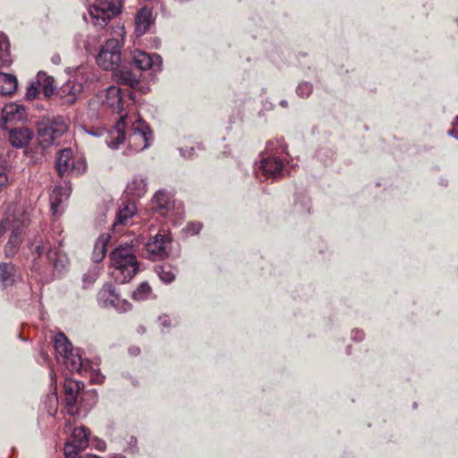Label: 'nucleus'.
<instances>
[{"instance_id": "nucleus-46", "label": "nucleus", "mask_w": 458, "mask_h": 458, "mask_svg": "<svg viewBox=\"0 0 458 458\" xmlns=\"http://www.w3.org/2000/svg\"><path fill=\"white\" fill-rule=\"evenodd\" d=\"M280 105H281L282 106H284V107H286V106H287V101H286V100H282V101L280 102Z\"/></svg>"}, {"instance_id": "nucleus-49", "label": "nucleus", "mask_w": 458, "mask_h": 458, "mask_svg": "<svg viewBox=\"0 0 458 458\" xmlns=\"http://www.w3.org/2000/svg\"><path fill=\"white\" fill-rule=\"evenodd\" d=\"M113 458H124V456L119 454V455L114 456Z\"/></svg>"}, {"instance_id": "nucleus-17", "label": "nucleus", "mask_w": 458, "mask_h": 458, "mask_svg": "<svg viewBox=\"0 0 458 458\" xmlns=\"http://www.w3.org/2000/svg\"><path fill=\"white\" fill-rule=\"evenodd\" d=\"M32 138L33 131L28 127H18L9 131V141L13 147L17 148L28 146Z\"/></svg>"}, {"instance_id": "nucleus-5", "label": "nucleus", "mask_w": 458, "mask_h": 458, "mask_svg": "<svg viewBox=\"0 0 458 458\" xmlns=\"http://www.w3.org/2000/svg\"><path fill=\"white\" fill-rule=\"evenodd\" d=\"M37 127L40 145L43 148H47L55 144L56 140L67 131L69 121L61 115L44 117L38 121Z\"/></svg>"}, {"instance_id": "nucleus-16", "label": "nucleus", "mask_w": 458, "mask_h": 458, "mask_svg": "<svg viewBox=\"0 0 458 458\" xmlns=\"http://www.w3.org/2000/svg\"><path fill=\"white\" fill-rule=\"evenodd\" d=\"M82 89L83 86L81 82L69 80L58 89L57 95L63 100V104L72 105Z\"/></svg>"}, {"instance_id": "nucleus-27", "label": "nucleus", "mask_w": 458, "mask_h": 458, "mask_svg": "<svg viewBox=\"0 0 458 458\" xmlns=\"http://www.w3.org/2000/svg\"><path fill=\"white\" fill-rule=\"evenodd\" d=\"M113 72H114L115 79L119 83L128 85L131 88H135L139 84L138 76L129 70L123 68L118 70L117 68Z\"/></svg>"}, {"instance_id": "nucleus-35", "label": "nucleus", "mask_w": 458, "mask_h": 458, "mask_svg": "<svg viewBox=\"0 0 458 458\" xmlns=\"http://www.w3.org/2000/svg\"><path fill=\"white\" fill-rule=\"evenodd\" d=\"M40 85L38 81H32L27 88L26 98L29 100H33L39 93Z\"/></svg>"}, {"instance_id": "nucleus-32", "label": "nucleus", "mask_w": 458, "mask_h": 458, "mask_svg": "<svg viewBox=\"0 0 458 458\" xmlns=\"http://www.w3.org/2000/svg\"><path fill=\"white\" fill-rule=\"evenodd\" d=\"M151 294V287L146 282L141 283L139 287L132 293V299L135 301L147 300Z\"/></svg>"}, {"instance_id": "nucleus-12", "label": "nucleus", "mask_w": 458, "mask_h": 458, "mask_svg": "<svg viewBox=\"0 0 458 458\" xmlns=\"http://www.w3.org/2000/svg\"><path fill=\"white\" fill-rule=\"evenodd\" d=\"M150 133L148 126L141 119H138L131 125V132L128 137L129 144H135L136 151L143 150L149 146Z\"/></svg>"}, {"instance_id": "nucleus-29", "label": "nucleus", "mask_w": 458, "mask_h": 458, "mask_svg": "<svg viewBox=\"0 0 458 458\" xmlns=\"http://www.w3.org/2000/svg\"><path fill=\"white\" fill-rule=\"evenodd\" d=\"M37 78L45 96L47 98L51 97L55 93L54 78L47 76L44 72H39Z\"/></svg>"}, {"instance_id": "nucleus-19", "label": "nucleus", "mask_w": 458, "mask_h": 458, "mask_svg": "<svg viewBox=\"0 0 458 458\" xmlns=\"http://www.w3.org/2000/svg\"><path fill=\"white\" fill-rule=\"evenodd\" d=\"M284 164L281 159L269 157L261 160L259 171L267 178H276L283 174Z\"/></svg>"}, {"instance_id": "nucleus-14", "label": "nucleus", "mask_w": 458, "mask_h": 458, "mask_svg": "<svg viewBox=\"0 0 458 458\" xmlns=\"http://www.w3.org/2000/svg\"><path fill=\"white\" fill-rule=\"evenodd\" d=\"M72 188L69 183L64 186H55L50 193L49 201L53 215L56 216L62 213V205L68 199Z\"/></svg>"}, {"instance_id": "nucleus-4", "label": "nucleus", "mask_w": 458, "mask_h": 458, "mask_svg": "<svg viewBox=\"0 0 458 458\" xmlns=\"http://www.w3.org/2000/svg\"><path fill=\"white\" fill-rule=\"evenodd\" d=\"M114 33L120 37L111 38L101 47L96 62L98 65L106 71H115L121 63V48L123 45V27H118Z\"/></svg>"}, {"instance_id": "nucleus-38", "label": "nucleus", "mask_w": 458, "mask_h": 458, "mask_svg": "<svg viewBox=\"0 0 458 458\" xmlns=\"http://www.w3.org/2000/svg\"><path fill=\"white\" fill-rule=\"evenodd\" d=\"M97 276H98V273L97 272H92V273H89V274H86L84 275L83 276V282L84 284H92L96 278H97Z\"/></svg>"}, {"instance_id": "nucleus-2", "label": "nucleus", "mask_w": 458, "mask_h": 458, "mask_svg": "<svg viewBox=\"0 0 458 458\" xmlns=\"http://www.w3.org/2000/svg\"><path fill=\"white\" fill-rule=\"evenodd\" d=\"M103 106L109 107L113 113L121 114L114 128L109 131L106 141L109 148H117L125 140V121L127 114H122L123 110L121 89L116 86H110L106 89L105 98L102 99Z\"/></svg>"}, {"instance_id": "nucleus-48", "label": "nucleus", "mask_w": 458, "mask_h": 458, "mask_svg": "<svg viewBox=\"0 0 458 458\" xmlns=\"http://www.w3.org/2000/svg\"><path fill=\"white\" fill-rule=\"evenodd\" d=\"M4 228L3 225H0V236L4 233Z\"/></svg>"}, {"instance_id": "nucleus-42", "label": "nucleus", "mask_w": 458, "mask_h": 458, "mask_svg": "<svg viewBox=\"0 0 458 458\" xmlns=\"http://www.w3.org/2000/svg\"><path fill=\"white\" fill-rule=\"evenodd\" d=\"M51 61L54 64L58 65L61 64V56L58 54H55L52 56Z\"/></svg>"}, {"instance_id": "nucleus-51", "label": "nucleus", "mask_w": 458, "mask_h": 458, "mask_svg": "<svg viewBox=\"0 0 458 458\" xmlns=\"http://www.w3.org/2000/svg\"><path fill=\"white\" fill-rule=\"evenodd\" d=\"M270 144H271V143H268V145H270ZM267 148L268 150H272V148H270V147H269V146H267Z\"/></svg>"}, {"instance_id": "nucleus-9", "label": "nucleus", "mask_w": 458, "mask_h": 458, "mask_svg": "<svg viewBox=\"0 0 458 458\" xmlns=\"http://www.w3.org/2000/svg\"><path fill=\"white\" fill-rule=\"evenodd\" d=\"M64 402L67 407L68 413L74 414L77 412L78 408L76 404L78 398L81 397V403L82 402L84 395H88L93 399L95 403V394L93 393L83 394L84 384L78 380L65 379L64 384Z\"/></svg>"}, {"instance_id": "nucleus-36", "label": "nucleus", "mask_w": 458, "mask_h": 458, "mask_svg": "<svg viewBox=\"0 0 458 458\" xmlns=\"http://www.w3.org/2000/svg\"><path fill=\"white\" fill-rule=\"evenodd\" d=\"M312 91V85L310 82L300 83L296 89V93L301 98H307Z\"/></svg>"}, {"instance_id": "nucleus-30", "label": "nucleus", "mask_w": 458, "mask_h": 458, "mask_svg": "<svg viewBox=\"0 0 458 458\" xmlns=\"http://www.w3.org/2000/svg\"><path fill=\"white\" fill-rule=\"evenodd\" d=\"M159 279L165 284H170L175 280V274L173 272L170 265H157L154 268Z\"/></svg>"}, {"instance_id": "nucleus-26", "label": "nucleus", "mask_w": 458, "mask_h": 458, "mask_svg": "<svg viewBox=\"0 0 458 458\" xmlns=\"http://www.w3.org/2000/svg\"><path fill=\"white\" fill-rule=\"evenodd\" d=\"M109 239L110 236L108 234H102L97 240L92 253V259L95 263L102 261L105 258Z\"/></svg>"}, {"instance_id": "nucleus-13", "label": "nucleus", "mask_w": 458, "mask_h": 458, "mask_svg": "<svg viewBox=\"0 0 458 458\" xmlns=\"http://www.w3.org/2000/svg\"><path fill=\"white\" fill-rule=\"evenodd\" d=\"M21 280L18 267L12 262L0 263V287L6 289Z\"/></svg>"}, {"instance_id": "nucleus-1", "label": "nucleus", "mask_w": 458, "mask_h": 458, "mask_svg": "<svg viewBox=\"0 0 458 458\" xmlns=\"http://www.w3.org/2000/svg\"><path fill=\"white\" fill-rule=\"evenodd\" d=\"M113 276L120 284L129 282L139 271V262L131 244H122L110 254Z\"/></svg>"}, {"instance_id": "nucleus-15", "label": "nucleus", "mask_w": 458, "mask_h": 458, "mask_svg": "<svg viewBox=\"0 0 458 458\" xmlns=\"http://www.w3.org/2000/svg\"><path fill=\"white\" fill-rule=\"evenodd\" d=\"M132 61L135 66L140 71L148 69L159 70L162 64L160 55H150L143 51H135L133 53Z\"/></svg>"}, {"instance_id": "nucleus-11", "label": "nucleus", "mask_w": 458, "mask_h": 458, "mask_svg": "<svg viewBox=\"0 0 458 458\" xmlns=\"http://www.w3.org/2000/svg\"><path fill=\"white\" fill-rule=\"evenodd\" d=\"M170 243L171 239L167 234L157 233L146 243V257L152 260L167 258Z\"/></svg>"}, {"instance_id": "nucleus-23", "label": "nucleus", "mask_w": 458, "mask_h": 458, "mask_svg": "<svg viewBox=\"0 0 458 458\" xmlns=\"http://www.w3.org/2000/svg\"><path fill=\"white\" fill-rule=\"evenodd\" d=\"M127 195L131 198L142 197L147 191V180L142 176H135L126 187Z\"/></svg>"}, {"instance_id": "nucleus-3", "label": "nucleus", "mask_w": 458, "mask_h": 458, "mask_svg": "<svg viewBox=\"0 0 458 458\" xmlns=\"http://www.w3.org/2000/svg\"><path fill=\"white\" fill-rule=\"evenodd\" d=\"M29 249L35 256L33 268L36 270H40L46 262L58 272L63 271L68 265L67 256L56 249H52L50 243L44 241L41 236H37L30 244Z\"/></svg>"}, {"instance_id": "nucleus-28", "label": "nucleus", "mask_w": 458, "mask_h": 458, "mask_svg": "<svg viewBox=\"0 0 458 458\" xmlns=\"http://www.w3.org/2000/svg\"><path fill=\"white\" fill-rule=\"evenodd\" d=\"M9 48L10 43L7 37L0 33V68L8 67L13 63Z\"/></svg>"}, {"instance_id": "nucleus-43", "label": "nucleus", "mask_w": 458, "mask_h": 458, "mask_svg": "<svg viewBox=\"0 0 458 458\" xmlns=\"http://www.w3.org/2000/svg\"><path fill=\"white\" fill-rule=\"evenodd\" d=\"M159 320H160V323L161 325L165 327H169V323H168V320H167V318L165 316V317H160L159 318Z\"/></svg>"}, {"instance_id": "nucleus-20", "label": "nucleus", "mask_w": 458, "mask_h": 458, "mask_svg": "<svg viewBox=\"0 0 458 458\" xmlns=\"http://www.w3.org/2000/svg\"><path fill=\"white\" fill-rule=\"evenodd\" d=\"M174 208V201L165 191H158L152 200V208L165 216Z\"/></svg>"}, {"instance_id": "nucleus-6", "label": "nucleus", "mask_w": 458, "mask_h": 458, "mask_svg": "<svg viewBox=\"0 0 458 458\" xmlns=\"http://www.w3.org/2000/svg\"><path fill=\"white\" fill-rule=\"evenodd\" d=\"M121 12V0H95L88 9L91 22L104 28Z\"/></svg>"}, {"instance_id": "nucleus-40", "label": "nucleus", "mask_w": 458, "mask_h": 458, "mask_svg": "<svg viewBox=\"0 0 458 458\" xmlns=\"http://www.w3.org/2000/svg\"><path fill=\"white\" fill-rule=\"evenodd\" d=\"M8 178L4 172L0 169V191L7 184Z\"/></svg>"}, {"instance_id": "nucleus-37", "label": "nucleus", "mask_w": 458, "mask_h": 458, "mask_svg": "<svg viewBox=\"0 0 458 458\" xmlns=\"http://www.w3.org/2000/svg\"><path fill=\"white\" fill-rule=\"evenodd\" d=\"M202 225L200 223H191L188 225L187 230L191 234H197L199 233Z\"/></svg>"}, {"instance_id": "nucleus-47", "label": "nucleus", "mask_w": 458, "mask_h": 458, "mask_svg": "<svg viewBox=\"0 0 458 458\" xmlns=\"http://www.w3.org/2000/svg\"><path fill=\"white\" fill-rule=\"evenodd\" d=\"M138 332L142 334V333L145 332V328L143 327H140L139 329H138Z\"/></svg>"}, {"instance_id": "nucleus-25", "label": "nucleus", "mask_w": 458, "mask_h": 458, "mask_svg": "<svg viewBox=\"0 0 458 458\" xmlns=\"http://www.w3.org/2000/svg\"><path fill=\"white\" fill-rule=\"evenodd\" d=\"M21 233L19 229H15L12 232L8 242L4 246V255L6 258L13 257L21 242Z\"/></svg>"}, {"instance_id": "nucleus-18", "label": "nucleus", "mask_w": 458, "mask_h": 458, "mask_svg": "<svg viewBox=\"0 0 458 458\" xmlns=\"http://www.w3.org/2000/svg\"><path fill=\"white\" fill-rule=\"evenodd\" d=\"M136 206L133 202L123 201L116 213L113 228L118 230L119 226L127 225L132 216L136 214Z\"/></svg>"}, {"instance_id": "nucleus-7", "label": "nucleus", "mask_w": 458, "mask_h": 458, "mask_svg": "<svg viewBox=\"0 0 458 458\" xmlns=\"http://www.w3.org/2000/svg\"><path fill=\"white\" fill-rule=\"evenodd\" d=\"M55 347L58 355L63 357L64 363L71 371L81 372L84 362L80 350H74L64 333H58L55 337Z\"/></svg>"}, {"instance_id": "nucleus-45", "label": "nucleus", "mask_w": 458, "mask_h": 458, "mask_svg": "<svg viewBox=\"0 0 458 458\" xmlns=\"http://www.w3.org/2000/svg\"><path fill=\"white\" fill-rule=\"evenodd\" d=\"M78 458H100V457L98 455H95V454H87L85 456H79Z\"/></svg>"}, {"instance_id": "nucleus-33", "label": "nucleus", "mask_w": 458, "mask_h": 458, "mask_svg": "<svg viewBox=\"0 0 458 458\" xmlns=\"http://www.w3.org/2000/svg\"><path fill=\"white\" fill-rule=\"evenodd\" d=\"M83 362L85 365L81 373H82L83 371L85 373H89L91 383L101 384L104 381V376L99 372L98 369H95L92 368L88 369L89 367V360H83Z\"/></svg>"}, {"instance_id": "nucleus-44", "label": "nucleus", "mask_w": 458, "mask_h": 458, "mask_svg": "<svg viewBox=\"0 0 458 458\" xmlns=\"http://www.w3.org/2000/svg\"><path fill=\"white\" fill-rule=\"evenodd\" d=\"M129 352L131 355H138L140 353V349L138 347H131L129 349Z\"/></svg>"}, {"instance_id": "nucleus-22", "label": "nucleus", "mask_w": 458, "mask_h": 458, "mask_svg": "<svg viewBox=\"0 0 458 458\" xmlns=\"http://www.w3.org/2000/svg\"><path fill=\"white\" fill-rule=\"evenodd\" d=\"M25 117V108L22 105L10 103L2 109V121L4 123L11 121H19Z\"/></svg>"}, {"instance_id": "nucleus-34", "label": "nucleus", "mask_w": 458, "mask_h": 458, "mask_svg": "<svg viewBox=\"0 0 458 458\" xmlns=\"http://www.w3.org/2000/svg\"><path fill=\"white\" fill-rule=\"evenodd\" d=\"M84 448L78 447L77 444L72 442H69L64 446V454L66 458H78L77 455L79 452L82 451Z\"/></svg>"}, {"instance_id": "nucleus-10", "label": "nucleus", "mask_w": 458, "mask_h": 458, "mask_svg": "<svg viewBox=\"0 0 458 458\" xmlns=\"http://www.w3.org/2000/svg\"><path fill=\"white\" fill-rule=\"evenodd\" d=\"M98 302L103 308L114 307L120 312L131 309V304L119 297L111 284H105L98 293Z\"/></svg>"}, {"instance_id": "nucleus-31", "label": "nucleus", "mask_w": 458, "mask_h": 458, "mask_svg": "<svg viewBox=\"0 0 458 458\" xmlns=\"http://www.w3.org/2000/svg\"><path fill=\"white\" fill-rule=\"evenodd\" d=\"M71 442L77 444L78 447L86 448L89 442L87 428L84 427L75 428Z\"/></svg>"}, {"instance_id": "nucleus-24", "label": "nucleus", "mask_w": 458, "mask_h": 458, "mask_svg": "<svg viewBox=\"0 0 458 458\" xmlns=\"http://www.w3.org/2000/svg\"><path fill=\"white\" fill-rule=\"evenodd\" d=\"M18 87V81L14 75L0 72V93L2 95L13 94Z\"/></svg>"}, {"instance_id": "nucleus-21", "label": "nucleus", "mask_w": 458, "mask_h": 458, "mask_svg": "<svg viewBox=\"0 0 458 458\" xmlns=\"http://www.w3.org/2000/svg\"><path fill=\"white\" fill-rule=\"evenodd\" d=\"M152 11L148 8H141L135 18V33L137 36H142L147 32L153 22Z\"/></svg>"}, {"instance_id": "nucleus-41", "label": "nucleus", "mask_w": 458, "mask_h": 458, "mask_svg": "<svg viewBox=\"0 0 458 458\" xmlns=\"http://www.w3.org/2000/svg\"><path fill=\"white\" fill-rule=\"evenodd\" d=\"M364 335L361 331L354 330L352 332V338L356 341H360L363 338Z\"/></svg>"}, {"instance_id": "nucleus-50", "label": "nucleus", "mask_w": 458, "mask_h": 458, "mask_svg": "<svg viewBox=\"0 0 458 458\" xmlns=\"http://www.w3.org/2000/svg\"><path fill=\"white\" fill-rule=\"evenodd\" d=\"M53 398H55V401H57V396L55 395V394H53Z\"/></svg>"}, {"instance_id": "nucleus-8", "label": "nucleus", "mask_w": 458, "mask_h": 458, "mask_svg": "<svg viewBox=\"0 0 458 458\" xmlns=\"http://www.w3.org/2000/svg\"><path fill=\"white\" fill-rule=\"evenodd\" d=\"M55 166L58 174L64 177L70 173L83 174L86 171L87 164L83 157H75L71 148H66L59 150Z\"/></svg>"}, {"instance_id": "nucleus-39", "label": "nucleus", "mask_w": 458, "mask_h": 458, "mask_svg": "<svg viewBox=\"0 0 458 458\" xmlns=\"http://www.w3.org/2000/svg\"><path fill=\"white\" fill-rule=\"evenodd\" d=\"M448 135L458 140V116L454 122V128L448 131Z\"/></svg>"}]
</instances>
